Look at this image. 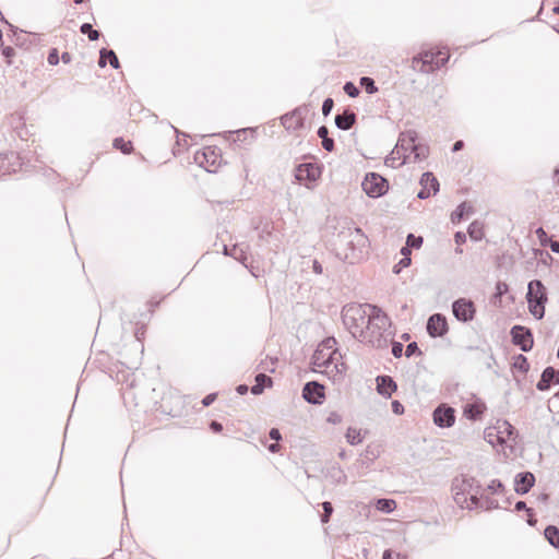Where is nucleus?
Instances as JSON below:
<instances>
[{
  "mask_svg": "<svg viewBox=\"0 0 559 559\" xmlns=\"http://www.w3.org/2000/svg\"><path fill=\"white\" fill-rule=\"evenodd\" d=\"M336 255L350 264L359 262L369 245L368 237L360 227L352 221H344L338 231L334 235Z\"/></svg>",
  "mask_w": 559,
  "mask_h": 559,
  "instance_id": "obj_1",
  "label": "nucleus"
},
{
  "mask_svg": "<svg viewBox=\"0 0 559 559\" xmlns=\"http://www.w3.org/2000/svg\"><path fill=\"white\" fill-rule=\"evenodd\" d=\"M369 304L346 305L342 310V319L345 326L355 338L359 335V330H364L369 321Z\"/></svg>",
  "mask_w": 559,
  "mask_h": 559,
  "instance_id": "obj_2",
  "label": "nucleus"
},
{
  "mask_svg": "<svg viewBox=\"0 0 559 559\" xmlns=\"http://www.w3.org/2000/svg\"><path fill=\"white\" fill-rule=\"evenodd\" d=\"M546 287L539 280H533L527 285L526 300L530 313L537 320L545 316V305L547 302Z\"/></svg>",
  "mask_w": 559,
  "mask_h": 559,
  "instance_id": "obj_3",
  "label": "nucleus"
},
{
  "mask_svg": "<svg viewBox=\"0 0 559 559\" xmlns=\"http://www.w3.org/2000/svg\"><path fill=\"white\" fill-rule=\"evenodd\" d=\"M449 58L450 56H445L443 59H437L436 61L433 51L426 50L412 58L411 68L420 73H431L443 67L449 61Z\"/></svg>",
  "mask_w": 559,
  "mask_h": 559,
  "instance_id": "obj_4",
  "label": "nucleus"
},
{
  "mask_svg": "<svg viewBox=\"0 0 559 559\" xmlns=\"http://www.w3.org/2000/svg\"><path fill=\"white\" fill-rule=\"evenodd\" d=\"M449 58L450 56H445L443 59H437L436 61L433 51L426 50L412 58L411 68L420 73H431L443 67L449 61Z\"/></svg>",
  "mask_w": 559,
  "mask_h": 559,
  "instance_id": "obj_5",
  "label": "nucleus"
},
{
  "mask_svg": "<svg viewBox=\"0 0 559 559\" xmlns=\"http://www.w3.org/2000/svg\"><path fill=\"white\" fill-rule=\"evenodd\" d=\"M362 190L369 198H380L389 190V181L377 173H368L361 183Z\"/></svg>",
  "mask_w": 559,
  "mask_h": 559,
  "instance_id": "obj_6",
  "label": "nucleus"
},
{
  "mask_svg": "<svg viewBox=\"0 0 559 559\" xmlns=\"http://www.w3.org/2000/svg\"><path fill=\"white\" fill-rule=\"evenodd\" d=\"M390 336L391 333H384L383 331L367 324L364 330H359L357 340L369 344L373 348L383 349L388 347Z\"/></svg>",
  "mask_w": 559,
  "mask_h": 559,
  "instance_id": "obj_7",
  "label": "nucleus"
},
{
  "mask_svg": "<svg viewBox=\"0 0 559 559\" xmlns=\"http://www.w3.org/2000/svg\"><path fill=\"white\" fill-rule=\"evenodd\" d=\"M321 176V166L316 162L301 163L295 167V178L299 183L310 187Z\"/></svg>",
  "mask_w": 559,
  "mask_h": 559,
  "instance_id": "obj_8",
  "label": "nucleus"
},
{
  "mask_svg": "<svg viewBox=\"0 0 559 559\" xmlns=\"http://www.w3.org/2000/svg\"><path fill=\"white\" fill-rule=\"evenodd\" d=\"M452 313L454 318L463 323L474 320L476 316V306L472 299L461 297L452 302Z\"/></svg>",
  "mask_w": 559,
  "mask_h": 559,
  "instance_id": "obj_9",
  "label": "nucleus"
},
{
  "mask_svg": "<svg viewBox=\"0 0 559 559\" xmlns=\"http://www.w3.org/2000/svg\"><path fill=\"white\" fill-rule=\"evenodd\" d=\"M308 112L309 109L307 105L299 106L293 111L283 115L281 117V122L286 130H301L305 128V120Z\"/></svg>",
  "mask_w": 559,
  "mask_h": 559,
  "instance_id": "obj_10",
  "label": "nucleus"
},
{
  "mask_svg": "<svg viewBox=\"0 0 559 559\" xmlns=\"http://www.w3.org/2000/svg\"><path fill=\"white\" fill-rule=\"evenodd\" d=\"M511 342L522 352H530L534 345L533 333L531 329L523 325H513L510 330Z\"/></svg>",
  "mask_w": 559,
  "mask_h": 559,
  "instance_id": "obj_11",
  "label": "nucleus"
},
{
  "mask_svg": "<svg viewBox=\"0 0 559 559\" xmlns=\"http://www.w3.org/2000/svg\"><path fill=\"white\" fill-rule=\"evenodd\" d=\"M417 138L418 134L415 130H406L400 133L395 151L396 154H403V159L399 162V165H404L411 159V152L414 147L415 141H417Z\"/></svg>",
  "mask_w": 559,
  "mask_h": 559,
  "instance_id": "obj_12",
  "label": "nucleus"
},
{
  "mask_svg": "<svg viewBox=\"0 0 559 559\" xmlns=\"http://www.w3.org/2000/svg\"><path fill=\"white\" fill-rule=\"evenodd\" d=\"M453 490H455V500L456 502H460V496H464L465 493L472 495H481L483 493V486L474 477L464 476L461 480V484L459 485V479L455 478L453 481Z\"/></svg>",
  "mask_w": 559,
  "mask_h": 559,
  "instance_id": "obj_13",
  "label": "nucleus"
},
{
  "mask_svg": "<svg viewBox=\"0 0 559 559\" xmlns=\"http://www.w3.org/2000/svg\"><path fill=\"white\" fill-rule=\"evenodd\" d=\"M432 420L440 428H450L455 423V409L449 404L442 403L433 409Z\"/></svg>",
  "mask_w": 559,
  "mask_h": 559,
  "instance_id": "obj_14",
  "label": "nucleus"
},
{
  "mask_svg": "<svg viewBox=\"0 0 559 559\" xmlns=\"http://www.w3.org/2000/svg\"><path fill=\"white\" fill-rule=\"evenodd\" d=\"M427 333L430 337H442L449 332L447 317L442 313L431 314L426 324Z\"/></svg>",
  "mask_w": 559,
  "mask_h": 559,
  "instance_id": "obj_15",
  "label": "nucleus"
},
{
  "mask_svg": "<svg viewBox=\"0 0 559 559\" xmlns=\"http://www.w3.org/2000/svg\"><path fill=\"white\" fill-rule=\"evenodd\" d=\"M302 397L313 405H321L325 400L324 385L318 381H309L302 388Z\"/></svg>",
  "mask_w": 559,
  "mask_h": 559,
  "instance_id": "obj_16",
  "label": "nucleus"
},
{
  "mask_svg": "<svg viewBox=\"0 0 559 559\" xmlns=\"http://www.w3.org/2000/svg\"><path fill=\"white\" fill-rule=\"evenodd\" d=\"M368 325L377 328L378 330L386 333L388 328H390L392 324L390 317L377 305H368Z\"/></svg>",
  "mask_w": 559,
  "mask_h": 559,
  "instance_id": "obj_17",
  "label": "nucleus"
},
{
  "mask_svg": "<svg viewBox=\"0 0 559 559\" xmlns=\"http://www.w3.org/2000/svg\"><path fill=\"white\" fill-rule=\"evenodd\" d=\"M419 183L421 189L417 193V198L420 200L428 199L431 194L435 195L440 188L438 179L430 171H426L421 175Z\"/></svg>",
  "mask_w": 559,
  "mask_h": 559,
  "instance_id": "obj_18",
  "label": "nucleus"
},
{
  "mask_svg": "<svg viewBox=\"0 0 559 559\" xmlns=\"http://www.w3.org/2000/svg\"><path fill=\"white\" fill-rule=\"evenodd\" d=\"M535 475L531 472L518 473L514 477V491L518 495H526L535 485Z\"/></svg>",
  "mask_w": 559,
  "mask_h": 559,
  "instance_id": "obj_19",
  "label": "nucleus"
},
{
  "mask_svg": "<svg viewBox=\"0 0 559 559\" xmlns=\"http://www.w3.org/2000/svg\"><path fill=\"white\" fill-rule=\"evenodd\" d=\"M495 436L497 442L503 444L508 440H515L518 431L508 420H498Z\"/></svg>",
  "mask_w": 559,
  "mask_h": 559,
  "instance_id": "obj_20",
  "label": "nucleus"
},
{
  "mask_svg": "<svg viewBox=\"0 0 559 559\" xmlns=\"http://www.w3.org/2000/svg\"><path fill=\"white\" fill-rule=\"evenodd\" d=\"M552 384H559V370L549 366L543 370L540 379L536 383V389L544 392L549 390Z\"/></svg>",
  "mask_w": 559,
  "mask_h": 559,
  "instance_id": "obj_21",
  "label": "nucleus"
},
{
  "mask_svg": "<svg viewBox=\"0 0 559 559\" xmlns=\"http://www.w3.org/2000/svg\"><path fill=\"white\" fill-rule=\"evenodd\" d=\"M216 151H218L216 146H207L203 152H197L194 159L198 164L211 171L209 167L215 166L219 157V154H217Z\"/></svg>",
  "mask_w": 559,
  "mask_h": 559,
  "instance_id": "obj_22",
  "label": "nucleus"
},
{
  "mask_svg": "<svg viewBox=\"0 0 559 559\" xmlns=\"http://www.w3.org/2000/svg\"><path fill=\"white\" fill-rule=\"evenodd\" d=\"M377 391L383 397H391L397 390V384L391 376L382 374L376 378Z\"/></svg>",
  "mask_w": 559,
  "mask_h": 559,
  "instance_id": "obj_23",
  "label": "nucleus"
},
{
  "mask_svg": "<svg viewBox=\"0 0 559 559\" xmlns=\"http://www.w3.org/2000/svg\"><path fill=\"white\" fill-rule=\"evenodd\" d=\"M335 126L343 131L352 129L357 122V115L350 108H345L343 112L335 116Z\"/></svg>",
  "mask_w": 559,
  "mask_h": 559,
  "instance_id": "obj_24",
  "label": "nucleus"
},
{
  "mask_svg": "<svg viewBox=\"0 0 559 559\" xmlns=\"http://www.w3.org/2000/svg\"><path fill=\"white\" fill-rule=\"evenodd\" d=\"M471 503L474 508H480L484 510H493L499 508L498 501L488 496H484V493L477 496L472 495L469 497Z\"/></svg>",
  "mask_w": 559,
  "mask_h": 559,
  "instance_id": "obj_25",
  "label": "nucleus"
},
{
  "mask_svg": "<svg viewBox=\"0 0 559 559\" xmlns=\"http://www.w3.org/2000/svg\"><path fill=\"white\" fill-rule=\"evenodd\" d=\"M485 411L486 405L483 402L477 401L474 403L466 404L464 406L463 414L467 419L477 420L483 416Z\"/></svg>",
  "mask_w": 559,
  "mask_h": 559,
  "instance_id": "obj_26",
  "label": "nucleus"
},
{
  "mask_svg": "<svg viewBox=\"0 0 559 559\" xmlns=\"http://www.w3.org/2000/svg\"><path fill=\"white\" fill-rule=\"evenodd\" d=\"M255 383L250 388L253 395H260L263 393L265 388L273 385V379L265 373H258L254 378Z\"/></svg>",
  "mask_w": 559,
  "mask_h": 559,
  "instance_id": "obj_27",
  "label": "nucleus"
},
{
  "mask_svg": "<svg viewBox=\"0 0 559 559\" xmlns=\"http://www.w3.org/2000/svg\"><path fill=\"white\" fill-rule=\"evenodd\" d=\"M107 62H109V64L114 69L120 68V62H119V59H118L116 52L111 49L102 48L99 51L98 66L100 68H105Z\"/></svg>",
  "mask_w": 559,
  "mask_h": 559,
  "instance_id": "obj_28",
  "label": "nucleus"
},
{
  "mask_svg": "<svg viewBox=\"0 0 559 559\" xmlns=\"http://www.w3.org/2000/svg\"><path fill=\"white\" fill-rule=\"evenodd\" d=\"M474 209L467 202H462L451 214L452 223H460L466 215L473 214Z\"/></svg>",
  "mask_w": 559,
  "mask_h": 559,
  "instance_id": "obj_29",
  "label": "nucleus"
},
{
  "mask_svg": "<svg viewBox=\"0 0 559 559\" xmlns=\"http://www.w3.org/2000/svg\"><path fill=\"white\" fill-rule=\"evenodd\" d=\"M545 538L548 543L559 549V528L555 525H548L544 531Z\"/></svg>",
  "mask_w": 559,
  "mask_h": 559,
  "instance_id": "obj_30",
  "label": "nucleus"
},
{
  "mask_svg": "<svg viewBox=\"0 0 559 559\" xmlns=\"http://www.w3.org/2000/svg\"><path fill=\"white\" fill-rule=\"evenodd\" d=\"M413 155L414 162L424 160L429 155V147L426 144L414 143V147L411 152V156Z\"/></svg>",
  "mask_w": 559,
  "mask_h": 559,
  "instance_id": "obj_31",
  "label": "nucleus"
},
{
  "mask_svg": "<svg viewBox=\"0 0 559 559\" xmlns=\"http://www.w3.org/2000/svg\"><path fill=\"white\" fill-rule=\"evenodd\" d=\"M114 148L120 151L122 154H130L133 151L131 141H126L122 136L115 138L112 141Z\"/></svg>",
  "mask_w": 559,
  "mask_h": 559,
  "instance_id": "obj_32",
  "label": "nucleus"
},
{
  "mask_svg": "<svg viewBox=\"0 0 559 559\" xmlns=\"http://www.w3.org/2000/svg\"><path fill=\"white\" fill-rule=\"evenodd\" d=\"M326 352L324 348L318 347L311 358V362L317 367H326Z\"/></svg>",
  "mask_w": 559,
  "mask_h": 559,
  "instance_id": "obj_33",
  "label": "nucleus"
},
{
  "mask_svg": "<svg viewBox=\"0 0 559 559\" xmlns=\"http://www.w3.org/2000/svg\"><path fill=\"white\" fill-rule=\"evenodd\" d=\"M376 507L379 511L391 513L395 510L396 502L393 499L381 498L378 499Z\"/></svg>",
  "mask_w": 559,
  "mask_h": 559,
  "instance_id": "obj_34",
  "label": "nucleus"
},
{
  "mask_svg": "<svg viewBox=\"0 0 559 559\" xmlns=\"http://www.w3.org/2000/svg\"><path fill=\"white\" fill-rule=\"evenodd\" d=\"M513 368L516 371L525 374L530 370V362H528L527 358L524 355L519 354L514 358Z\"/></svg>",
  "mask_w": 559,
  "mask_h": 559,
  "instance_id": "obj_35",
  "label": "nucleus"
},
{
  "mask_svg": "<svg viewBox=\"0 0 559 559\" xmlns=\"http://www.w3.org/2000/svg\"><path fill=\"white\" fill-rule=\"evenodd\" d=\"M341 357V354L337 353V350H331L329 353H326V368H329L331 365H334V368L336 369V371L338 373H343V371L345 370V364H336L335 361L337 360V357Z\"/></svg>",
  "mask_w": 559,
  "mask_h": 559,
  "instance_id": "obj_36",
  "label": "nucleus"
},
{
  "mask_svg": "<svg viewBox=\"0 0 559 559\" xmlns=\"http://www.w3.org/2000/svg\"><path fill=\"white\" fill-rule=\"evenodd\" d=\"M360 86L366 91L368 94H374L378 92V86L376 85V82L372 78L369 76H361L359 80Z\"/></svg>",
  "mask_w": 559,
  "mask_h": 559,
  "instance_id": "obj_37",
  "label": "nucleus"
},
{
  "mask_svg": "<svg viewBox=\"0 0 559 559\" xmlns=\"http://www.w3.org/2000/svg\"><path fill=\"white\" fill-rule=\"evenodd\" d=\"M80 32L84 35H87L91 41L97 40L100 36V33L94 29L91 23H83L80 27Z\"/></svg>",
  "mask_w": 559,
  "mask_h": 559,
  "instance_id": "obj_38",
  "label": "nucleus"
},
{
  "mask_svg": "<svg viewBox=\"0 0 559 559\" xmlns=\"http://www.w3.org/2000/svg\"><path fill=\"white\" fill-rule=\"evenodd\" d=\"M346 439L352 445L359 444L362 441L360 430L349 427L346 432Z\"/></svg>",
  "mask_w": 559,
  "mask_h": 559,
  "instance_id": "obj_39",
  "label": "nucleus"
},
{
  "mask_svg": "<svg viewBox=\"0 0 559 559\" xmlns=\"http://www.w3.org/2000/svg\"><path fill=\"white\" fill-rule=\"evenodd\" d=\"M321 507L323 509V513L321 514V522L323 524H326L330 522V519L333 514L334 508L330 501L322 502Z\"/></svg>",
  "mask_w": 559,
  "mask_h": 559,
  "instance_id": "obj_40",
  "label": "nucleus"
},
{
  "mask_svg": "<svg viewBox=\"0 0 559 559\" xmlns=\"http://www.w3.org/2000/svg\"><path fill=\"white\" fill-rule=\"evenodd\" d=\"M468 235L472 239L474 240H480L481 237H483V230H481V226L479 225L478 222H473L469 226H468Z\"/></svg>",
  "mask_w": 559,
  "mask_h": 559,
  "instance_id": "obj_41",
  "label": "nucleus"
},
{
  "mask_svg": "<svg viewBox=\"0 0 559 559\" xmlns=\"http://www.w3.org/2000/svg\"><path fill=\"white\" fill-rule=\"evenodd\" d=\"M380 447L379 445H368L364 452V456L366 460L374 461L380 455Z\"/></svg>",
  "mask_w": 559,
  "mask_h": 559,
  "instance_id": "obj_42",
  "label": "nucleus"
},
{
  "mask_svg": "<svg viewBox=\"0 0 559 559\" xmlns=\"http://www.w3.org/2000/svg\"><path fill=\"white\" fill-rule=\"evenodd\" d=\"M487 490H489L491 493H503L506 491L504 485L500 479H492L490 484L487 486Z\"/></svg>",
  "mask_w": 559,
  "mask_h": 559,
  "instance_id": "obj_43",
  "label": "nucleus"
},
{
  "mask_svg": "<svg viewBox=\"0 0 559 559\" xmlns=\"http://www.w3.org/2000/svg\"><path fill=\"white\" fill-rule=\"evenodd\" d=\"M403 159V154L400 153V154H396V151L395 148L391 152V154L389 156L385 157V160H384V164L386 166H390V167H399V163L396 164L397 160H402Z\"/></svg>",
  "mask_w": 559,
  "mask_h": 559,
  "instance_id": "obj_44",
  "label": "nucleus"
},
{
  "mask_svg": "<svg viewBox=\"0 0 559 559\" xmlns=\"http://www.w3.org/2000/svg\"><path fill=\"white\" fill-rule=\"evenodd\" d=\"M423 237L421 236H415L413 234H408L406 238V245L411 249H419L423 245Z\"/></svg>",
  "mask_w": 559,
  "mask_h": 559,
  "instance_id": "obj_45",
  "label": "nucleus"
},
{
  "mask_svg": "<svg viewBox=\"0 0 559 559\" xmlns=\"http://www.w3.org/2000/svg\"><path fill=\"white\" fill-rule=\"evenodd\" d=\"M343 91L349 97H357L360 93L359 88L353 82H346L343 86Z\"/></svg>",
  "mask_w": 559,
  "mask_h": 559,
  "instance_id": "obj_46",
  "label": "nucleus"
},
{
  "mask_svg": "<svg viewBox=\"0 0 559 559\" xmlns=\"http://www.w3.org/2000/svg\"><path fill=\"white\" fill-rule=\"evenodd\" d=\"M421 354H423V352L416 342H411L407 344V346L405 348V356L407 358H409L414 355H421Z\"/></svg>",
  "mask_w": 559,
  "mask_h": 559,
  "instance_id": "obj_47",
  "label": "nucleus"
},
{
  "mask_svg": "<svg viewBox=\"0 0 559 559\" xmlns=\"http://www.w3.org/2000/svg\"><path fill=\"white\" fill-rule=\"evenodd\" d=\"M1 49L2 56L5 58V62L11 66L12 58L15 56V50L11 46H3Z\"/></svg>",
  "mask_w": 559,
  "mask_h": 559,
  "instance_id": "obj_48",
  "label": "nucleus"
},
{
  "mask_svg": "<svg viewBox=\"0 0 559 559\" xmlns=\"http://www.w3.org/2000/svg\"><path fill=\"white\" fill-rule=\"evenodd\" d=\"M411 258H402L394 266H393V273L394 274H400L401 271L404 269V267H407L411 265Z\"/></svg>",
  "mask_w": 559,
  "mask_h": 559,
  "instance_id": "obj_49",
  "label": "nucleus"
},
{
  "mask_svg": "<svg viewBox=\"0 0 559 559\" xmlns=\"http://www.w3.org/2000/svg\"><path fill=\"white\" fill-rule=\"evenodd\" d=\"M47 61L50 66H57L59 63L60 57L57 48H51L49 50Z\"/></svg>",
  "mask_w": 559,
  "mask_h": 559,
  "instance_id": "obj_50",
  "label": "nucleus"
},
{
  "mask_svg": "<svg viewBox=\"0 0 559 559\" xmlns=\"http://www.w3.org/2000/svg\"><path fill=\"white\" fill-rule=\"evenodd\" d=\"M334 107V100L331 97H328L323 100L322 104V114L324 117H328Z\"/></svg>",
  "mask_w": 559,
  "mask_h": 559,
  "instance_id": "obj_51",
  "label": "nucleus"
},
{
  "mask_svg": "<svg viewBox=\"0 0 559 559\" xmlns=\"http://www.w3.org/2000/svg\"><path fill=\"white\" fill-rule=\"evenodd\" d=\"M391 345H392V355L395 357V358H400L402 355H403V349H404V346L401 342H396V341H391Z\"/></svg>",
  "mask_w": 559,
  "mask_h": 559,
  "instance_id": "obj_52",
  "label": "nucleus"
},
{
  "mask_svg": "<svg viewBox=\"0 0 559 559\" xmlns=\"http://www.w3.org/2000/svg\"><path fill=\"white\" fill-rule=\"evenodd\" d=\"M536 235L540 241V245L544 247H548L549 240L551 239L548 237L547 233L544 230L543 227L536 229Z\"/></svg>",
  "mask_w": 559,
  "mask_h": 559,
  "instance_id": "obj_53",
  "label": "nucleus"
},
{
  "mask_svg": "<svg viewBox=\"0 0 559 559\" xmlns=\"http://www.w3.org/2000/svg\"><path fill=\"white\" fill-rule=\"evenodd\" d=\"M322 147L328 152H333L335 150V142L332 138L328 136L321 141Z\"/></svg>",
  "mask_w": 559,
  "mask_h": 559,
  "instance_id": "obj_54",
  "label": "nucleus"
},
{
  "mask_svg": "<svg viewBox=\"0 0 559 559\" xmlns=\"http://www.w3.org/2000/svg\"><path fill=\"white\" fill-rule=\"evenodd\" d=\"M392 412L396 415H402L405 412L404 405L399 401H392L391 403Z\"/></svg>",
  "mask_w": 559,
  "mask_h": 559,
  "instance_id": "obj_55",
  "label": "nucleus"
},
{
  "mask_svg": "<svg viewBox=\"0 0 559 559\" xmlns=\"http://www.w3.org/2000/svg\"><path fill=\"white\" fill-rule=\"evenodd\" d=\"M216 399H217V393H210L203 397L202 405L204 407H209L210 405H212L215 402Z\"/></svg>",
  "mask_w": 559,
  "mask_h": 559,
  "instance_id": "obj_56",
  "label": "nucleus"
},
{
  "mask_svg": "<svg viewBox=\"0 0 559 559\" xmlns=\"http://www.w3.org/2000/svg\"><path fill=\"white\" fill-rule=\"evenodd\" d=\"M269 437H270L271 440H274L276 442L282 440L281 431L277 428H271L270 431H269Z\"/></svg>",
  "mask_w": 559,
  "mask_h": 559,
  "instance_id": "obj_57",
  "label": "nucleus"
},
{
  "mask_svg": "<svg viewBox=\"0 0 559 559\" xmlns=\"http://www.w3.org/2000/svg\"><path fill=\"white\" fill-rule=\"evenodd\" d=\"M210 429L214 432V433H219L223 431V425L217 421V420H212L209 425Z\"/></svg>",
  "mask_w": 559,
  "mask_h": 559,
  "instance_id": "obj_58",
  "label": "nucleus"
},
{
  "mask_svg": "<svg viewBox=\"0 0 559 559\" xmlns=\"http://www.w3.org/2000/svg\"><path fill=\"white\" fill-rule=\"evenodd\" d=\"M495 433H496V426L489 427L485 430V437L490 443H493V438H496Z\"/></svg>",
  "mask_w": 559,
  "mask_h": 559,
  "instance_id": "obj_59",
  "label": "nucleus"
},
{
  "mask_svg": "<svg viewBox=\"0 0 559 559\" xmlns=\"http://www.w3.org/2000/svg\"><path fill=\"white\" fill-rule=\"evenodd\" d=\"M336 342L334 338H326L318 347L324 348V350H330V349H332V346Z\"/></svg>",
  "mask_w": 559,
  "mask_h": 559,
  "instance_id": "obj_60",
  "label": "nucleus"
},
{
  "mask_svg": "<svg viewBox=\"0 0 559 559\" xmlns=\"http://www.w3.org/2000/svg\"><path fill=\"white\" fill-rule=\"evenodd\" d=\"M527 524L530 526H535L536 523H537V519L535 518V513H534V510L531 509V510H527Z\"/></svg>",
  "mask_w": 559,
  "mask_h": 559,
  "instance_id": "obj_61",
  "label": "nucleus"
},
{
  "mask_svg": "<svg viewBox=\"0 0 559 559\" xmlns=\"http://www.w3.org/2000/svg\"><path fill=\"white\" fill-rule=\"evenodd\" d=\"M531 509L532 508H528L526 506V502L523 500H519L518 502H515V506H514L515 511H525L527 513V510H531Z\"/></svg>",
  "mask_w": 559,
  "mask_h": 559,
  "instance_id": "obj_62",
  "label": "nucleus"
},
{
  "mask_svg": "<svg viewBox=\"0 0 559 559\" xmlns=\"http://www.w3.org/2000/svg\"><path fill=\"white\" fill-rule=\"evenodd\" d=\"M317 134L318 136L321 139V141L324 139V138H328L329 136V129L326 126H321L319 127L318 131H317Z\"/></svg>",
  "mask_w": 559,
  "mask_h": 559,
  "instance_id": "obj_63",
  "label": "nucleus"
},
{
  "mask_svg": "<svg viewBox=\"0 0 559 559\" xmlns=\"http://www.w3.org/2000/svg\"><path fill=\"white\" fill-rule=\"evenodd\" d=\"M548 247L555 253H559V241L558 240H549Z\"/></svg>",
  "mask_w": 559,
  "mask_h": 559,
  "instance_id": "obj_64",
  "label": "nucleus"
}]
</instances>
